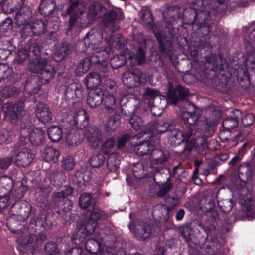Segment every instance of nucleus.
<instances>
[{
    "label": "nucleus",
    "instance_id": "41",
    "mask_svg": "<svg viewBox=\"0 0 255 255\" xmlns=\"http://www.w3.org/2000/svg\"><path fill=\"white\" fill-rule=\"evenodd\" d=\"M160 94L158 90L151 87H146L143 94V98L149 106L153 104V101Z\"/></svg>",
    "mask_w": 255,
    "mask_h": 255
},
{
    "label": "nucleus",
    "instance_id": "25",
    "mask_svg": "<svg viewBox=\"0 0 255 255\" xmlns=\"http://www.w3.org/2000/svg\"><path fill=\"white\" fill-rule=\"evenodd\" d=\"M32 17V12L27 7H22L15 15V23L18 26H21L29 23V21Z\"/></svg>",
    "mask_w": 255,
    "mask_h": 255
},
{
    "label": "nucleus",
    "instance_id": "30",
    "mask_svg": "<svg viewBox=\"0 0 255 255\" xmlns=\"http://www.w3.org/2000/svg\"><path fill=\"white\" fill-rule=\"evenodd\" d=\"M42 83L39 81V78L36 76L29 78L25 84V91L30 94H35L39 91Z\"/></svg>",
    "mask_w": 255,
    "mask_h": 255
},
{
    "label": "nucleus",
    "instance_id": "23",
    "mask_svg": "<svg viewBox=\"0 0 255 255\" xmlns=\"http://www.w3.org/2000/svg\"><path fill=\"white\" fill-rule=\"evenodd\" d=\"M107 78L108 76H104L103 73H99L96 72H90L85 78V84L89 89H94L102 83L103 78Z\"/></svg>",
    "mask_w": 255,
    "mask_h": 255
},
{
    "label": "nucleus",
    "instance_id": "43",
    "mask_svg": "<svg viewBox=\"0 0 255 255\" xmlns=\"http://www.w3.org/2000/svg\"><path fill=\"white\" fill-rule=\"evenodd\" d=\"M63 135V130L61 127L58 126L50 127L48 129V136L51 141L53 142H58Z\"/></svg>",
    "mask_w": 255,
    "mask_h": 255
},
{
    "label": "nucleus",
    "instance_id": "53",
    "mask_svg": "<svg viewBox=\"0 0 255 255\" xmlns=\"http://www.w3.org/2000/svg\"><path fill=\"white\" fill-rule=\"evenodd\" d=\"M115 147H116V140L113 137H109L104 140L101 145V150L105 154L111 153Z\"/></svg>",
    "mask_w": 255,
    "mask_h": 255
},
{
    "label": "nucleus",
    "instance_id": "39",
    "mask_svg": "<svg viewBox=\"0 0 255 255\" xmlns=\"http://www.w3.org/2000/svg\"><path fill=\"white\" fill-rule=\"evenodd\" d=\"M78 204L83 209H87L88 207L93 208L95 205V201L91 194L83 193L79 197Z\"/></svg>",
    "mask_w": 255,
    "mask_h": 255
},
{
    "label": "nucleus",
    "instance_id": "60",
    "mask_svg": "<svg viewBox=\"0 0 255 255\" xmlns=\"http://www.w3.org/2000/svg\"><path fill=\"white\" fill-rule=\"evenodd\" d=\"M13 69L9 65L5 64L0 63V82L5 81L11 75Z\"/></svg>",
    "mask_w": 255,
    "mask_h": 255
},
{
    "label": "nucleus",
    "instance_id": "20",
    "mask_svg": "<svg viewBox=\"0 0 255 255\" xmlns=\"http://www.w3.org/2000/svg\"><path fill=\"white\" fill-rule=\"evenodd\" d=\"M56 73L55 67L49 61L44 66L38 76H36L41 80V83L46 84L54 78Z\"/></svg>",
    "mask_w": 255,
    "mask_h": 255
},
{
    "label": "nucleus",
    "instance_id": "10",
    "mask_svg": "<svg viewBox=\"0 0 255 255\" xmlns=\"http://www.w3.org/2000/svg\"><path fill=\"white\" fill-rule=\"evenodd\" d=\"M216 196L218 199V206L223 212L227 213L231 211L234 205V201L231 198V194L230 192L220 190L218 191Z\"/></svg>",
    "mask_w": 255,
    "mask_h": 255
},
{
    "label": "nucleus",
    "instance_id": "3",
    "mask_svg": "<svg viewBox=\"0 0 255 255\" xmlns=\"http://www.w3.org/2000/svg\"><path fill=\"white\" fill-rule=\"evenodd\" d=\"M145 81V75L138 68L127 70L123 74L122 81L125 86L129 88L137 87Z\"/></svg>",
    "mask_w": 255,
    "mask_h": 255
},
{
    "label": "nucleus",
    "instance_id": "48",
    "mask_svg": "<svg viewBox=\"0 0 255 255\" xmlns=\"http://www.w3.org/2000/svg\"><path fill=\"white\" fill-rule=\"evenodd\" d=\"M114 42L115 43L116 48L121 50L120 54L128 55V58H132V56L127 47V42L124 38L120 37V35H118Z\"/></svg>",
    "mask_w": 255,
    "mask_h": 255
},
{
    "label": "nucleus",
    "instance_id": "33",
    "mask_svg": "<svg viewBox=\"0 0 255 255\" xmlns=\"http://www.w3.org/2000/svg\"><path fill=\"white\" fill-rule=\"evenodd\" d=\"M201 112L199 109H195L192 112L183 111L182 113V118L185 124L190 126L194 125L198 121Z\"/></svg>",
    "mask_w": 255,
    "mask_h": 255
},
{
    "label": "nucleus",
    "instance_id": "7",
    "mask_svg": "<svg viewBox=\"0 0 255 255\" xmlns=\"http://www.w3.org/2000/svg\"><path fill=\"white\" fill-rule=\"evenodd\" d=\"M129 227L136 238L141 241L149 238L152 232L151 225L146 222L139 221L134 224L130 223Z\"/></svg>",
    "mask_w": 255,
    "mask_h": 255
},
{
    "label": "nucleus",
    "instance_id": "22",
    "mask_svg": "<svg viewBox=\"0 0 255 255\" xmlns=\"http://www.w3.org/2000/svg\"><path fill=\"white\" fill-rule=\"evenodd\" d=\"M104 92L100 89L91 90L87 97V104L91 108L99 106L103 101Z\"/></svg>",
    "mask_w": 255,
    "mask_h": 255
},
{
    "label": "nucleus",
    "instance_id": "59",
    "mask_svg": "<svg viewBox=\"0 0 255 255\" xmlns=\"http://www.w3.org/2000/svg\"><path fill=\"white\" fill-rule=\"evenodd\" d=\"M152 168H153L154 170V171L153 170L152 171V172L154 173L153 180L156 184H159L162 181V178L165 176H167L165 172H167V169L163 166L154 167Z\"/></svg>",
    "mask_w": 255,
    "mask_h": 255
},
{
    "label": "nucleus",
    "instance_id": "21",
    "mask_svg": "<svg viewBox=\"0 0 255 255\" xmlns=\"http://www.w3.org/2000/svg\"><path fill=\"white\" fill-rule=\"evenodd\" d=\"M167 99L160 94L149 106L150 111L153 115L160 116L164 111L167 105Z\"/></svg>",
    "mask_w": 255,
    "mask_h": 255
},
{
    "label": "nucleus",
    "instance_id": "5",
    "mask_svg": "<svg viewBox=\"0 0 255 255\" xmlns=\"http://www.w3.org/2000/svg\"><path fill=\"white\" fill-rule=\"evenodd\" d=\"M65 98L66 101L73 104L82 99L84 90L82 85L77 83H72L64 86Z\"/></svg>",
    "mask_w": 255,
    "mask_h": 255
},
{
    "label": "nucleus",
    "instance_id": "34",
    "mask_svg": "<svg viewBox=\"0 0 255 255\" xmlns=\"http://www.w3.org/2000/svg\"><path fill=\"white\" fill-rule=\"evenodd\" d=\"M151 166L155 167L156 165H162L167 160V157L162 150L153 149L150 155Z\"/></svg>",
    "mask_w": 255,
    "mask_h": 255
},
{
    "label": "nucleus",
    "instance_id": "16",
    "mask_svg": "<svg viewBox=\"0 0 255 255\" xmlns=\"http://www.w3.org/2000/svg\"><path fill=\"white\" fill-rule=\"evenodd\" d=\"M242 117V112L239 109L232 110L227 118L222 122V126L225 129L229 131L239 125V120Z\"/></svg>",
    "mask_w": 255,
    "mask_h": 255
},
{
    "label": "nucleus",
    "instance_id": "37",
    "mask_svg": "<svg viewBox=\"0 0 255 255\" xmlns=\"http://www.w3.org/2000/svg\"><path fill=\"white\" fill-rule=\"evenodd\" d=\"M13 187L12 179L7 176L0 177V194H9Z\"/></svg>",
    "mask_w": 255,
    "mask_h": 255
},
{
    "label": "nucleus",
    "instance_id": "40",
    "mask_svg": "<svg viewBox=\"0 0 255 255\" xmlns=\"http://www.w3.org/2000/svg\"><path fill=\"white\" fill-rule=\"evenodd\" d=\"M83 13V10L81 8H78L77 10H69V7L66 10V14L70 15V18L68 23L67 31H70L74 25L76 23L80 16Z\"/></svg>",
    "mask_w": 255,
    "mask_h": 255
},
{
    "label": "nucleus",
    "instance_id": "26",
    "mask_svg": "<svg viewBox=\"0 0 255 255\" xmlns=\"http://www.w3.org/2000/svg\"><path fill=\"white\" fill-rule=\"evenodd\" d=\"M123 18V14L119 10H110L104 14L103 22L105 26H107L122 20Z\"/></svg>",
    "mask_w": 255,
    "mask_h": 255
},
{
    "label": "nucleus",
    "instance_id": "46",
    "mask_svg": "<svg viewBox=\"0 0 255 255\" xmlns=\"http://www.w3.org/2000/svg\"><path fill=\"white\" fill-rule=\"evenodd\" d=\"M128 58V55L123 54L116 55L111 59V66L113 69H118L127 63Z\"/></svg>",
    "mask_w": 255,
    "mask_h": 255
},
{
    "label": "nucleus",
    "instance_id": "62",
    "mask_svg": "<svg viewBox=\"0 0 255 255\" xmlns=\"http://www.w3.org/2000/svg\"><path fill=\"white\" fill-rule=\"evenodd\" d=\"M100 255H127V252L123 248H110L101 251Z\"/></svg>",
    "mask_w": 255,
    "mask_h": 255
},
{
    "label": "nucleus",
    "instance_id": "45",
    "mask_svg": "<svg viewBox=\"0 0 255 255\" xmlns=\"http://www.w3.org/2000/svg\"><path fill=\"white\" fill-rule=\"evenodd\" d=\"M89 164L94 168L102 166L106 161V157L102 153H93L89 159Z\"/></svg>",
    "mask_w": 255,
    "mask_h": 255
},
{
    "label": "nucleus",
    "instance_id": "64",
    "mask_svg": "<svg viewBox=\"0 0 255 255\" xmlns=\"http://www.w3.org/2000/svg\"><path fill=\"white\" fill-rule=\"evenodd\" d=\"M132 127L136 130H140L144 127V121L142 119L137 115H134L128 119Z\"/></svg>",
    "mask_w": 255,
    "mask_h": 255
},
{
    "label": "nucleus",
    "instance_id": "36",
    "mask_svg": "<svg viewBox=\"0 0 255 255\" xmlns=\"http://www.w3.org/2000/svg\"><path fill=\"white\" fill-rule=\"evenodd\" d=\"M153 147L151 144V141L149 140L140 142L134 146V150L136 153L140 156L147 155L152 151Z\"/></svg>",
    "mask_w": 255,
    "mask_h": 255
},
{
    "label": "nucleus",
    "instance_id": "28",
    "mask_svg": "<svg viewBox=\"0 0 255 255\" xmlns=\"http://www.w3.org/2000/svg\"><path fill=\"white\" fill-rule=\"evenodd\" d=\"M29 140L33 145L40 146L45 141V133L41 128H35L30 133Z\"/></svg>",
    "mask_w": 255,
    "mask_h": 255
},
{
    "label": "nucleus",
    "instance_id": "54",
    "mask_svg": "<svg viewBox=\"0 0 255 255\" xmlns=\"http://www.w3.org/2000/svg\"><path fill=\"white\" fill-rule=\"evenodd\" d=\"M141 17L144 24L149 28L154 30V19L151 12L148 9H143L141 11Z\"/></svg>",
    "mask_w": 255,
    "mask_h": 255
},
{
    "label": "nucleus",
    "instance_id": "61",
    "mask_svg": "<svg viewBox=\"0 0 255 255\" xmlns=\"http://www.w3.org/2000/svg\"><path fill=\"white\" fill-rule=\"evenodd\" d=\"M107 168L111 172H115L120 165L119 158L115 154H111L107 159Z\"/></svg>",
    "mask_w": 255,
    "mask_h": 255
},
{
    "label": "nucleus",
    "instance_id": "2",
    "mask_svg": "<svg viewBox=\"0 0 255 255\" xmlns=\"http://www.w3.org/2000/svg\"><path fill=\"white\" fill-rule=\"evenodd\" d=\"M193 7L184 9L180 14V8L174 6L167 9L164 13V19L166 23L173 24L177 20L181 19L183 24L186 25H195L199 24L205 16V12L208 10L199 9L201 6L194 4Z\"/></svg>",
    "mask_w": 255,
    "mask_h": 255
},
{
    "label": "nucleus",
    "instance_id": "12",
    "mask_svg": "<svg viewBox=\"0 0 255 255\" xmlns=\"http://www.w3.org/2000/svg\"><path fill=\"white\" fill-rule=\"evenodd\" d=\"M34 157L30 149L23 148L16 154L14 164L18 167H26L30 164Z\"/></svg>",
    "mask_w": 255,
    "mask_h": 255
},
{
    "label": "nucleus",
    "instance_id": "24",
    "mask_svg": "<svg viewBox=\"0 0 255 255\" xmlns=\"http://www.w3.org/2000/svg\"><path fill=\"white\" fill-rule=\"evenodd\" d=\"M74 124L80 129L86 127L89 124V119L86 111L83 109L76 111L73 116Z\"/></svg>",
    "mask_w": 255,
    "mask_h": 255
},
{
    "label": "nucleus",
    "instance_id": "55",
    "mask_svg": "<svg viewBox=\"0 0 255 255\" xmlns=\"http://www.w3.org/2000/svg\"><path fill=\"white\" fill-rule=\"evenodd\" d=\"M241 198L242 200V204H243V210L248 212V213H247L248 215L252 213L254 208V203L251 195L249 194Z\"/></svg>",
    "mask_w": 255,
    "mask_h": 255
},
{
    "label": "nucleus",
    "instance_id": "49",
    "mask_svg": "<svg viewBox=\"0 0 255 255\" xmlns=\"http://www.w3.org/2000/svg\"><path fill=\"white\" fill-rule=\"evenodd\" d=\"M214 124L207 119L206 122L201 124L199 129L203 135L211 137L215 132Z\"/></svg>",
    "mask_w": 255,
    "mask_h": 255
},
{
    "label": "nucleus",
    "instance_id": "31",
    "mask_svg": "<svg viewBox=\"0 0 255 255\" xmlns=\"http://www.w3.org/2000/svg\"><path fill=\"white\" fill-rule=\"evenodd\" d=\"M56 7V4L53 0H41L39 10L41 15L48 16L54 12Z\"/></svg>",
    "mask_w": 255,
    "mask_h": 255
},
{
    "label": "nucleus",
    "instance_id": "51",
    "mask_svg": "<svg viewBox=\"0 0 255 255\" xmlns=\"http://www.w3.org/2000/svg\"><path fill=\"white\" fill-rule=\"evenodd\" d=\"M104 105L106 111L109 113L114 112L117 108V105L116 103V98L111 95L106 96L103 98Z\"/></svg>",
    "mask_w": 255,
    "mask_h": 255
},
{
    "label": "nucleus",
    "instance_id": "56",
    "mask_svg": "<svg viewBox=\"0 0 255 255\" xmlns=\"http://www.w3.org/2000/svg\"><path fill=\"white\" fill-rule=\"evenodd\" d=\"M92 65L88 57L84 58L78 65L76 69V74L81 76L88 71Z\"/></svg>",
    "mask_w": 255,
    "mask_h": 255
},
{
    "label": "nucleus",
    "instance_id": "44",
    "mask_svg": "<svg viewBox=\"0 0 255 255\" xmlns=\"http://www.w3.org/2000/svg\"><path fill=\"white\" fill-rule=\"evenodd\" d=\"M66 138L69 145L74 146L80 143L82 137L79 130H71L67 133Z\"/></svg>",
    "mask_w": 255,
    "mask_h": 255
},
{
    "label": "nucleus",
    "instance_id": "18",
    "mask_svg": "<svg viewBox=\"0 0 255 255\" xmlns=\"http://www.w3.org/2000/svg\"><path fill=\"white\" fill-rule=\"evenodd\" d=\"M102 39L103 32L100 30L92 29L85 36L83 43L86 47H89L98 44Z\"/></svg>",
    "mask_w": 255,
    "mask_h": 255
},
{
    "label": "nucleus",
    "instance_id": "6",
    "mask_svg": "<svg viewBox=\"0 0 255 255\" xmlns=\"http://www.w3.org/2000/svg\"><path fill=\"white\" fill-rule=\"evenodd\" d=\"M192 135V128H189L188 131L184 134L181 130L174 127L167 132L168 142L171 146H177Z\"/></svg>",
    "mask_w": 255,
    "mask_h": 255
},
{
    "label": "nucleus",
    "instance_id": "4",
    "mask_svg": "<svg viewBox=\"0 0 255 255\" xmlns=\"http://www.w3.org/2000/svg\"><path fill=\"white\" fill-rule=\"evenodd\" d=\"M31 211V206L27 201H20L13 204L10 214L19 221L24 222L29 217Z\"/></svg>",
    "mask_w": 255,
    "mask_h": 255
},
{
    "label": "nucleus",
    "instance_id": "42",
    "mask_svg": "<svg viewBox=\"0 0 255 255\" xmlns=\"http://www.w3.org/2000/svg\"><path fill=\"white\" fill-rule=\"evenodd\" d=\"M71 46L67 42L60 44L55 53V57L57 61L62 60L70 53Z\"/></svg>",
    "mask_w": 255,
    "mask_h": 255
},
{
    "label": "nucleus",
    "instance_id": "58",
    "mask_svg": "<svg viewBox=\"0 0 255 255\" xmlns=\"http://www.w3.org/2000/svg\"><path fill=\"white\" fill-rule=\"evenodd\" d=\"M44 251L47 255H60L57 244L53 241L46 243L44 247Z\"/></svg>",
    "mask_w": 255,
    "mask_h": 255
},
{
    "label": "nucleus",
    "instance_id": "52",
    "mask_svg": "<svg viewBox=\"0 0 255 255\" xmlns=\"http://www.w3.org/2000/svg\"><path fill=\"white\" fill-rule=\"evenodd\" d=\"M85 245L88 252L91 254H96L99 251L100 243L98 240L90 238L87 239Z\"/></svg>",
    "mask_w": 255,
    "mask_h": 255
},
{
    "label": "nucleus",
    "instance_id": "50",
    "mask_svg": "<svg viewBox=\"0 0 255 255\" xmlns=\"http://www.w3.org/2000/svg\"><path fill=\"white\" fill-rule=\"evenodd\" d=\"M15 220H17V219H15L13 217L9 219L7 223V226L12 233L18 235L22 232V230L25 228V226L24 224L16 221Z\"/></svg>",
    "mask_w": 255,
    "mask_h": 255
},
{
    "label": "nucleus",
    "instance_id": "9",
    "mask_svg": "<svg viewBox=\"0 0 255 255\" xmlns=\"http://www.w3.org/2000/svg\"><path fill=\"white\" fill-rule=\"evenodd\" d=\"M198 26L197 32L200 37H205L209 35L213 27H216V22L211 15V11L205 12V16L202 21L199 24H196Z\"/></svg>",
    "mask_w": 255,
    "mask_h": 255
},
{
    "label": "nucleus",
    "instance_id": "63",
    "mask_svg": "<svg viewBox=\"0 0 255 255\" xmlns=\"http://www.w3.org/2000/svg\"><path fill=\"white\" fill-rule=\"evenodd\" d=\"M18 235L17 242L19 245L24 246L32 243V233L22 232Z\"/></svg>",
    "mask_w": 255,
    "mask_h": 255
},
{
    "label": "nucleus",
    "instance_id": "17",
    "mask_svg": "<svg viewBox=\"0 0 255 255\" xmlns=\"http://www.w3.org/2000/svg\"><path fill=\"white\" fill-rule=\"evenodd\" d=\"M97 68L101 72L103 73L104 76H109L110 73L108 71V66L107 62L110 56L109 53L105 49L97 50Z\"/></svg>",
    "mask_w": 255,
    "mask_h": 255
},
{
    "label": "nucleus",
    "instance_id": "38",
    "mask_svg": "<svg viewBox=\"0 0 255 255\" xmlns=\"http://www.w3.org/2000/svg\"><path fill=\"white\" fill-rule=\"evenodd\" d=\"M174 127H176L175 121L168 119L160 120L157 124V131L160 133H167Z\"/></svg>",
    "mask_w": 255,
    "mask_h": 255
},
{
    "label": "nucleus",
    "instance_id": "32",
    "mask_svg": "<svg viewBox=\"0 0 255 255\" xmlns=\"http://www.w3.org/2000/svg\"><path fill=\"white\" fill-rule=\"evenodd\" d=\"M152 215L156 220L161 222H166L169 218L168 207L161 204L157 205L154 207Z\"/></svg>",
    "mask_w": 255,
    "mask_h": 255
},
{
    "label": "nucleus",
    "instance_id": "57",
    "mask_svg": "<svg viewBox=\"0 0 255 255\" xmlns=\"http://www.w3.org/2000/svg\"><path fill=\"white\" fill-rule=\"evenodd\" d=\"M106 12V9L100 3L93 4L90 9V14L93 18H99L104 15Z\"/></svg>",
    "mask_w": 255,
    "mask_h": 255
},
{
    "label": "nucleus",
    "instance_id": "29",
    "mask_svg": "<svg viewBox=\"0 0 255 255\" xmlns=\"http://www.w3.org/2000/svg\"><path fill=\"white\" fill-rule=\"evenodd\" d=\"M59 155V151L52 147H47L41 152V157L43 160L50 163H56Z\"/></svg>",
    "mask_w": 255,
    "mask_h": 255
},
{
    "label": "nucleus",
    "instance_id": "14",
    "mask_svg": "<svg viewBox=\"0 0 255 255\" xmlns=\"http://www.w3.org/2000/svg\"><path fill=\"white\" fill-rule=\"evenodd\" d=\"M35 115L39 121L43 123H47L52 120V114L48 105L39 102L35 109Z\"/></svg>",
    "mask_w": 255,
    "mask_h": 255
},
{
    "label": "nucleus",
    "instance_id": "27",
    "mask_svg": "<svg viewBox=\"0 0 255 255\" xmlns=\"http://www.w3.org/2000/svg\"><path fill=\"white\" fill-rule=\"evenodd\" d=\"M46 58L38 57L29 59L28 70L33 73L39 74L44 66L48 62Z\"/></svg>",
    "mask_w": 255,
    "mask_h": 255
},
{
    "label": "nucleus",
    "instance_id": "8",
    "mask_svg": "<svg viewBox=\"0 0 255 255\" xmlns=\"http://www.w3.org/2000/svg\"><path fill=\"white\" fill-rule=\"evenodd\" d=\"M154 33L159 44V50L163 55L171 56L174 53V47L172 38L170 36H164L161 33Z\"/></svg>",
    "mask_w": 255,
    "mask_h": 255
},
{
    "label": "nucleus",
    "instance_id": "19",
    "mask_svg": "<svg viewBox=\"0 0 255 255\" xmlns=\"http://www.w3.org/2000/svg\"><path fill=\"white\" fill-rule=\"evenodd\" d=\"M84 136L89 142L98 146L99 142L103 139V134L100 129L95 126L87 128Z\"/></svg>",
    "mask_w": 255,
    "mask_h": 255
},
{
    "label": "nucleus",
    "instance_id": "11",
    "mask_svg": "<svg viewBox=\"0 0 255 255\" xmlns=\"http://www.w3.org/2000/svg\"><path fill=\"white\" fill-rule=\"evenodd\" d=\"M3 109L6 117L9 118L11 121L20 119L24 114L22 102H18L14 104L6 103L3 106Z\"/></svg>",
    "mask_w": 255,
    "mask_h": 255
},
{
    "label": "nucleus",
    "instance_id": "35",
    "mask_svg": "<svg viewBox=\"0 0 255 255\" xmlns=\"http://www.w3.org/2000/svg\"><path fill=\"white\" fill-rule=\"evenodd\" d=\"M120 113L116 111L113 115L109 118L105 125V130L110 133L115 131L120 125Z\"/></svg>",
    "mask_w": 255,
    "mask_h": 255
},
{
    "label": "nucleus",
    "instance_id": "13",
    "mask_svg": "<svg viewBox=\"0 0 255 255\" xmlns=\"http://www.w3.org/2000/svg\"><path fill=\"white\" fill-rule=\"evenodd\" d=\"M189 94L187 88L178 85L175 88L169 91L168 100L173 104H176L179 101L186 99Z\"/></svg>",
    "mask_w": 255,
    "mask_h": 255
},
{
    "label": "nucleus",
    "instance_id": "1",
    "mask_svg": "<svg viewBox=\"0 0 255 255\" xmlns=\"http://www.w3.org/2000/svg\"><path fill=\"white\" fill-rule=\"evenodd\" d=\"M217 217L216 213L209 212L203 224L197 220H193L179 227L180 234L191 247L196 244L194 234L202 233H205L206 239L214 243L217 238L216 224L218 221L216 220Z\"/></svg>",
    "mask_w": 255,
    "mask_h": 255
},
{
    "label": "nucleus",
    "instance_id": "15",
    "mask_svg": "<svg viewBox=\"0 0 255 255\" xmlns=\"http://www.w3.org/2000/svg\"><path fill=\"white\" fill-rule=\"evenodd\" d=\"M200 205L202 210L206 213V217H208V214L215 213L217 214L216 220H218L220 218L219 213L215 209V203L214 197L209 195V193L204 197H202L200 200Z\"/></svg>",
    "mask_w": 255,
    "mask_h": 255
},
{
    "label": "nucleus",
    "instance_id": "47",
    "mask_svg": "<svg viewBox=\"0 0 255 255\" xmlns=\"http://www.w3.org/2000/svg\"><path fill=\"white\" fill-rule=\"evenodd\" d=\"M29 25L34 35H39L46 30V23L41 20H36L32 23H29Z\"/></svg>",
    "mask_w": 255,
    "mask_h": 255
}]
</instances>
